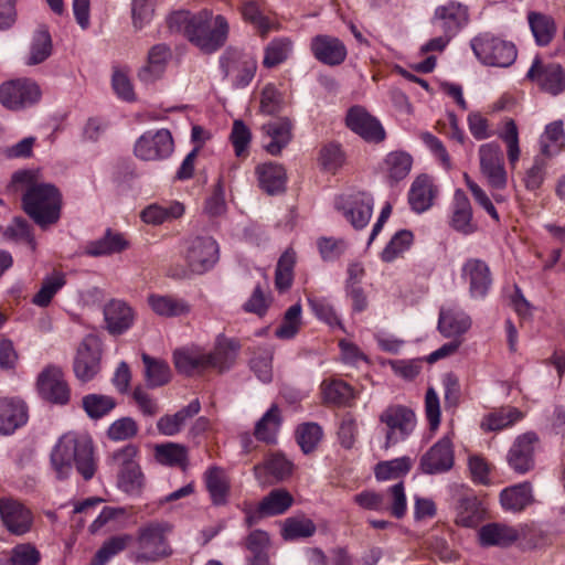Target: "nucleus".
<instances>
[{"label": "nucleus", "instance_id": "1", "mask_svg": "<svg viewBox=\"0 0 565 565\" xmlns=\"http://www.w3.org/2000/svg\"><path fill=\"white\" fill-rule=\"evenodd\" d=\"M167 24L172 32L182 33L192 44L206 53L217 51L224 45L228 34V22L221 15L203 9L198 13L186 10L172 12Z\"/></svg>", "mask_w": 565, "mask_h": 565}, {"label": "nucleus", "instance_id": "2", "mask_svg": "<svg viewBox=\"0 0 565 565\" xmlns=\"http://www.w3.org/2000/svg\"><path fill=\"white\" fill-rule=\"evenodd\" d=\"M50 459L60 479L68 478L74 467L85 480L92 479L96 471L93 439L87 434L68 431L61 436Z\"/></svg>", "mask_w": 565, "mask_h": 565}, {"label": "nucleus", "instance_id": "3", "mask_svg": "<svg viewBox=\"0 0 565 565\" xmlns=\"http://www.w3.org/2000/svg\"><path fill=\"white\" fill-rule=\"evenodd\" d=\"M22 206L24 212L44 228L60 220L62 195L52 183L34 182L23 194Z\"/></svg>", "mask_w": 565, "mask_h": 565}, {"label": "nucleus", "instance_id": "4", "mask_svg": "<svg viewBox=\"0 0 565 565\" xmlns=\"http://www.w3.org/2000/svg\"><path fill=\"white\" fill-rule=\"evenodd\" d=\"M171 525L166 521H150L137 531L138 551L136 561L140 563L158 562L172 554L168 542Z\"/></svg>", "mask_w": 565, "mask_h": 565}, {"label": "nucleus", "instance_id": "5", "mask_svg": "<svg viewBox=\"0 0 565 565\" xmlns=\"http://www.w3.org/2000/svg\"><path fill=\"white\" fill-rule=\"evenodd\" d=\"M470 45L476 57L481 63L490 66L508 67L515 61L518 55L513 43L489 33L473 38Z\"/></svg>", "mask_w": 565, "mask_h": 565}, {"label": "nucleus", "instance_id": "6", "mask_svg": "<svg viewBox=\"0 0 565 565\" xmlns=\"http://www.w3.org/2000/svg\"><path fill=\"white\" fill-rule=\"evenodd\" d=\"M42 97L40 85L32 78L21 77L0 84V104L9 110H22L36 105Z\"/></svg>", "mask_w": 565, "mask_h": 565}, {"label": "nucleus", "instance_id": "7", "mask_svg": "<svg viewBox=\"0 0 565 565\" xmlns=\"http://www.w3.org/2000/svg\"><path fill=\"white\" fill-rule=\"evenodd\" d=\"M218 244L209 236H195L186 239L183 245V258L193 274H204L212 269L218 260Z\"/></svg>", "mask_w": 565, "mask_h": 565}, {"label": "nucleus", "instance_id": "8", "mask_svg": "<svg viewBox=\"0 0 565 565\" xmlns=\"http://www.w3.org/2000/svg\"><path fill=\"white\" fill-rule=\"evenodd\" d=\"M220 66L224 78H227L236 88L246 87L255 76L256 60L238 50H226L220 57Z\"/></svg>", "mask_w": 565, "mask_h": 565}, {"label": "nucleus", "instance_id": "9", "mask_svg": "<svg viewBox=\"0 0 565 565\" xmlns=\"http://www.w3.org/2000/svg\"><path fill=\"white\" fill-rule=\"evenodd\" d=\"M380 422L386 426L385 448L404 441L416 426L414 412L402 405H392L382 412Z\"/></svg>", "mask_w": 565, "mask_h": 565}, {"label": "nucleus", "instance_id": "10", "mask_svg": "<svg viewBox=\"0 0 565 565\" xmlns=\"http://www.w3.org/2000/svg\"><path fill=\"white\" fill-rule=\"evenodd\" d=\"M174 149L168 129L147 130L135 142V156L143 161H159L169 158Z\"/></svg>", "mask_w": 565, "mask_h": 565}, {"label": "nucleus", "instance_id": "11", "mask_svg": "<svg viewBox=\"0 0 565 565\" xmlns=\"http://www.w3.org/2000/svg\"><path fill=\"white\" fill-rule=\"evenodd\" d=\"M36 390L41 398L56 405H66L71 398V388L63 370L50 364L38 375Z\"/></svg>", "mask_w": 565, "mask_h": 565}, {"label": "nucleus", "instance_id": "12", "mask_svg": "<svg viewBox=\"0 0 565 565\" xmlns=\"http://www.w3.org/2000/svg\"><path fill=\"white\" fill-rule=\"evenodd\" d=\"M481 174L493 190H503L508 183L501 147L495 142L481 145L479 148Z\"/></svg>", "mask_w": 565, "mask_h": 565}, {"label": "nucleus", "instance_id": "13", "mask_svg": "<svg viewBox=\"0 0 565 565\" xmlns=\"http://www.w3.org/2000/svg\"><path fill=\"white\" fill-rule=\"evenodd\" d=\"M102 351L96 338L88 335L78 345L73 371L83 383L92 381L100 370Z\"/></svg>", "mask_w": 565, "mask_h": 565}, {"label": "nucleus", "instance_id": "14", "mask_svg": "<svg viewBox=\"0 0 565 565\" xmlns=\"http://www.w3.org/2000/svg\"><path fill=\"white\" fill-rule=\"evenodd\" d=\"M0 518L7 531L17 536L29 533L34 523L33 512L12 498L0 499Z\"/></svg>", "mask_w": 565, "mask_h": 565}, {"label": "nucleus", "instance_id": "15", "mask_svg": "<svg viewBox=\"0 0 565 565\" xmlns=\"http://www.w3.org/2000/svg\"><path fill=\"white\" fill-rule=\"evenodd\" d=\"M526 77L534 82L543 92L551 95H558L565 89V74L559 64L543 63L535 57Z\"/></svg>", "mask_w": 565, "mask_h": 565}, {"label": "nucleus", "instance_id": "16", "mask_svg": "<svg viewBox=\"0 0 565 565\" xmlns=\"http://www.w3.org/2000/svg\"><path fill=\"white\" fill-rule=\"evenodd\" d=\"M455 462L451 438L447 435L434 444L420 458V469L427 475L449 471Z\"/></svg>", "mask_w": 565, "mask_h": 565}, {"label": "nucleus", "instance_id": "17", "mask_svg": "<svg viewBox=\"0 0 565 565\" xmlns=\"http://www.w3.org/2000/svg\"><path fill=\"white\" fill-rule=\"evenodd\" d=\"M461 278L468 282L469 295L473 299L486 298L493 281L490 267L479 258H469L463 263Z\"/></svg>", "mask_w": 565, "mask_h": 565}, {"label": "nucleus", "instance_id": "18", "mask_svg": "<svg viewBox=\"0 0 565 565\" xmlns=\"http://www.w3.org/2000/svg\"><path fill=\"white\" fill-rule=\"evenodd\" d=\"M468 8L450 0L435 9L431 24L454 38L468 23Z\"/></svg>", "mask_w": 565, "mask_h": 565}, {"label": "nucleus", "instance_id": "19", "mask_svg": "<svg viewBox=\"0 0 565 565\" xmlns=\"http://www.w3.org/2000/svg\"><path fill=\"white\" fill-rule=\"evenodd\" d=\"M310 51L317 61L329 66L342 64L348 54L344 43L328 34L313 36L310 41Z\"/></svg>", "mask_w": 565, "mask_h": 565}, {"label": "nucleus", "instance_id": "20", "mask_svg": "<svg viewBox=\"0 0 565 565\" xmlns=\"http://www.w3.org/2000/svg\"><path fill=\"white\" fill-rule=\"evenodd\" d=\"M537 440V436L534 433H525L516 437L507 456L511 469L521 475L533 469L534 450Z\"/></svg>", "mask_w": 565, "mask_h": 565}, {"label": "nucleus", "instance_id": "21", "mask_svg": "<svg viewBox=\"0 0 565 565\" xmlns=\"http://www.w3.org/2000/svg\"><path fill=\"white\" fill-rule=\"evenodd\" d=\"M347 126L366 141L381 142L385 138V131L374 117L363 107L354 106L348 111Z\"/></svg>", "mask_w": 565, "mask_h": 565}, {"label": "nucleus", "instance_id": "22", "mask_svg": "<svg viewBox=\"0 0 565 565\" xmlns=\"http://www.w3.org/2000/svg\"><path fill=\"white\" fill-rule=\"evenodd\" d=\"M527 531V525L513 527L502 523H489L481 526L478 536L482 546L505 547L513 544L519 539H524Z\"/></svg>", "mask_w": 565, "mask_h": 565}, {"label": "nucleus", "instance_id": "23", "mask_svg": "<svg viewBox=\"0 0 565 565\" xmlns=\"http://www.w3.org/2000/svg\"><path fill=\"white\" fill-rule=\"evenodd\" d=\"M28 422V408L17 397H0V435H11Z\"/></svg>", "mask_w": 565, "mask_h": 565}, {"label": "nucleus", "instance_id": "24", "mask_svg": "<svg viewBox=\"0 0 565 565\" xmlns=\"http://www.w3.org/2000/svg\"><path fill=\"white\" fill-rule=\"evenodd\" d=\"M104 319L108 332L119 335L131 328L135 313L125 301L113 299L104 307Z\"/></svg>", "mask_w": 565, "mask_h": 565}, {"label": "nucleus", "instance_id": "25", "mask_svg": "<svg viewBox=\"0 0 565 565\" xmlns=\"http://www.w3.org/2000/svg\"><path fill=\"white\" fill-rule=\"evenodd\" d=\"M172 54L167 44L153 45L147 57V63L138 71V78L145 84H151L161 78Z\"/></svg>", "mask_w": 565, "mask_h": 565}, {"label": "nucleus", "instance_id": "26", "mask_svg": "<svg viewBox=\"0 0 565 565\" xmlns=\"http://www.w3.org/2000/svg\"><path fill=\"white\" fill-rule=\"evenodd\" d=\"M262 129L268 139L265 141L264 148L271 156H278L291 141L292 124L286 117L271 120L263 125Z\"/></svg>", "mask_w": 565, "mask_h": 565}, {"label": "nucleus", "instance_id": "27", "mask_svg": "<svg viewBox=\"0 0 565 565\" xmlns=\"http://www.w3.org/2000/svg\"><path fill=\"white\" fill-rule=\"evenodd\" d=\"M147 301L150 309L162 318H181L192 311L190 302L175 295L150 294Z\"/></svg>", "mask_w": 565, "mask_h": 565}, {"label": "nucleus", "instance_id": "28", "mask_svg": "<svg viewBox=\"0 0 565 565\" xmlns=\"http://www.w3.org/2000/svg\"><path fill=\"white\" fill-rule=\"evenodd\" d=\"M470 327V317L457 306H447L440 309L438 330L444 337H459L466 333Z\"/></svg>", "mask_w": 565, "mask_h": 565}, {"label": "nucleus", "instance_id": "29", "mask_svg": "<svg viewBox=\"0 0 565 565\" xmlns=\"http://www.w3.org/2000/svg\"><path fill=\"white\" fill-rule=\"evenodd\" d=\"M129 247L124 234L106 230L105 234L85 245V254L92 257L110 256L119 254Z\"/></svg>", "mask_w": 565, "mask_h": 565}, {"label": "nucleus", "instance_id": "30", "mask_svg": "<svg viewBox=\"0 0 565 565\" xmlns=\"http://www.w3.org/2000/svg\"><path fill=\"white\" fill-rule=\"evenodd\" d=\"M337 206L343 211V215L354 228H363L372 216L373 198L366 193H359L352 196L347 206Z\"/></svg>", "mask_w": 565, "mask_h": 565}, {"label": "nucleus", "instance_id": "31", "mask_svg": "<svg viewBox=\"0 0 565 565\" xmlns=\"http://www.w3.org/2000/svg\"><path fill=\"white\" fill-rule=\"evenodd\" d=\"M200 409L199 399H193L175 414L161 416L157 422V429L163 436H174L182 430L189 419L200 413Z\"/></svg>", "mask_w": 565, "mask_h": 565}, {"label": "nucleus", "instance_id": "32", "mask_svg": "<svg viewBox=\"0 0 565 565\" xmlns=\"http://www.w3.org/2000/svg\"><path fill=\"white\" fill-rule=\"evenodd\" d=\"M451 226L465 235L471 234L477 226L472 222V209L466 193L458 189L454 195Z\"/></svg>", "mask_w": 565, "mask_h": 565}, {"label": "nucleus", "instance_id": "33", "mask_svg": "<svg viewBox=\"0 0 565 565\" xmlns=\"http://www.w3.org/2000/svg\"><path fill=\"white\" fill-rule=\"evenodd\" d=\"M204 482L212 503L226 504L231 488L226 472L220 467H210L204 473Z\"/></svg>", "mask_w": 565, "mask_h": 565}, {"label": "nucleus", "instance_id": "34", "mask_svg": "<svg viewBox=\"0 0 565 565\" xmlns=\"http://www.w3.org/2000/svg\"><path fill=\"white\" fill-rule=\"evenodd\" d=\"M436 195L431 180L427 175H420L414 180L408 192V202L412 209L422 213L427 211Z\"/></svg>", "mask_w": 565, "mask_h": 565}, {"label": "nucleus", "instance_id": "35", "mask_svg": "<svg viewBox=\"0 0 565 565\" xmlns=\"http://www.w3.org/2000/svg\"><path fill=\"white\" fill-rule=\"evenodd\" d=\"M238 345L234 340L220 339L212 352H206L207 369L228 370L235 362Z\"/></svg>", "mask_w": 565, "mask_h": 565}, {"label": "nucleus", "instance_id": "36", "mask_svg": "<svg viewBox=\"0 0 565 565\" xmlns=\"http://www.w3.org/2000/svg\"><path fill=\"white\" fill-rule=\"evenodd\" d=\"M259 186L269 194L284 190L286 184V172L282 166L274 162H265L256 168Z\"/></svg>", "mask_w": 565, "mask_h": 565}, {"label": "nucleus", "instance_id": "37", "mask_svg": "<svg viewBox=\"0 0 565 565\" xmlns=\"http://www.w3.org/2000/svg\"><path fill=\"white\" fill-rule=\"evenodd\" d=\"M533 501L532 488L527 482L505 488L500 493V502L505 511L520 512Z\"/></svg>", "mask_w": 565, "mask_h": 565}, {"label": "nucleus", "instance_id": "38", "mask_svg": "<svg viewBox=\"0 0 565 565\" xmlns=\"http://www.w3.org/2000/svg\"><path fill=\"white\" fill-rule=\"evenodd\" d=\"M174 365L185 375L200 374L207 370L206 352L199 349H181L173 354Z\"/></svg>", "mask_w": 565, "mask_h": 565}, {"label": "nucleus", "instance_id": "39", "mask_svg": "<svg viewBox=\"0 0 565 565\" xmlns=\"http://www.w3.org/2000/svg\"><path fill=\"white\" fill-rule=\"evenodd\" d=\"M184 214V206L178 201L168 203L167 205L150 204L145 207L140 217L146 224L161 225L164 222H169L181 217Z\"/></svg>", "mask_w": 565, "mask_h": 565}, {"label": "nucleus", "instance_id": "40", "mask_svg": "<svg viewBox=\"0 0 565 565\" xmlns=\"http://www.w3.org/2000/svg\"><path fill=\"white\" fill-rule=\"evenodd\" d=\"M294 503L292 495L285 489H274L257 505L259 516L284 514Z\"/></svg>", "mask_w": 565, "mask_h": 565}, {"label": "nucleus", "instance_id": "41", "mask_svg": "<svg viewBox=\"0 0 565 565\" xmlns=\"http://www.w3.org/2000/svg\"><path fill=\"white\" fill-rule=\"evenodd\" d=\"M52 53V39L47 29L39 28L32 36L30 51L24 57V64L34 66L43 63Z\"/></svg>", "mask_w": 565, "mask_h": 565}, {"label": "nucleus", "instance_id": "42", "mask_svg": "<svg viewBox=\"0 0 565 565\" xmlns=\"http://www.w3.org/2000/svg\"><path fill=\"white\" fill-rule=\"evenodd\" d=\"M456 523L465 527H475L481 521L483 509L473 494L462 495L456 507Z\"/></svg>", "mask_w": 565, "mask_h": 565}, {"label": "nucleus", "instance_id": "43", "mask_svg": "<svg viewBox=\"0 0 565 565\" xmlns=\"http://www.w3.org/2000/svg\"><path fill=\"white\" fill-rule=\"evenodd\" d=\"M294 43L289 38H275L264 49L263 66L274 68L291 55Z\"/></svg>", "mask_w": 565, "mask_h": 565}, {"label": "nucleus", "instance_id": "44", "mask_svg": "<svg viewBox=\"0 0 565 565\" xmlns=\"http://www.w3.org/2000/svg\"><path fill=\"white\" fill-rule=\"evenodd\" d=\"M541 153L551 158L559 153L565 147V132L563 121L556 120L545 127L544 134L540 138Z\"/></svg>", "mask_w": 565, "mask_h": 565}, {"label": "nucleus", "instance_id": "45", "mask_svg": "<svg viewBox=\"0 0 565 565\" xmlns=\"http://www.w3.org/2000/svg\"><path fill=\"white\" fill-rule=\"evenodd\" d=\"M523 418V413L507 406L486 415L481 422L483 430L495 431L508 428Z\"/></svg>", "mask_w": 565, "mask_h": 565}, {"label": "nucleus", "instance_id": "46", "mask_svg": "<svg viewBox=\"0 0 565 565\" xmlns=\"http://www.w3.org/2000/svg\"><path fill=\"white\" fill-rule=\"evenodd\" d=\"M321 393L326 404L347 406L355 398L353 388L341 380L322 382Z\"/></svg>", "mask_w": 565, "mask_h": 565}, {"label": "nucleus", "instance_id": "47", "mask_svg": "<svg viewBox=\"0 0 565 565\" xmlns=\"http://www.w3.org/2000/svg\"><path fill=\"white\" fill-rule=\"evenodd\" d=\"M317 526L312 520L305 515H295L284 520L281 536L285 541H296L312 536Z\"/></svg>", "mask_w": 565, "mask_h": 565}, {"label": "nucleus", "instance_id": "48", "mask_svg": "<svg viewBox=\"0 0 565 565\" xmlns=\"http://www.w3.org/2000/svg\"><path fill=\"white\" fill-rule=\"evenodd\" d=\"M154 457L158 462L170 467H181L183 470L188 465V449L183 445L166 443L157 445Z\"/></svg>", "mask_w": 565, "mask_h": 565}, {"label": "nucleus", "instance_id": "49", "mask_svg": "<svg viewBox=\"0 0 565 565\" xmlns=\"http://www.w3.org/2000/svg\"><path fill=\"white\" fill-rule=\"evenodd\" d=\"M413 159L404 151L390 152L384 160V171L392 182L405 179L411 172Z\"/></svg>", "mask_w": 565, "mask_h": 565}, {"label": "nucleus", "instance_id": "50", "mask_svg": "<svg viewBox=\"0 0 565 565\" xmlns=\"http://www.w3.org/2000/svg\"><path fill=\"white\" fill-rule=\"evenodd\" d=\"M527 21L536 43L547 45L556 32L554 19L541 12H530Z\"/></svg>", "mask_w": 565, "mask_h": 565}, {"label": "nucleus", "instance_id": "51", "mask_svg": "<svg viewBox=\"0 0 565 565\" xmlns=\"http://www.w3.org/2000/svg\"><path fill=\"white\" fill-rule=\"evenodd\" d=\"M116 399L104 394H87L82 398V407L90 419H100L107 416L115 407Z\"/></svg>", "mask_w": 565, "mask_h": 565}, {"label": "nucleus", "instance_id": "52", "mask_svg": "<svg viewBox=\"0 0 565 565\" xmlns=\"http://www.w3.org/2000/svg\"><path fill=\"white\" fill-rule=\"evenodd\" d=\"M280 424L281 418L279 409L277 405H271V407L256 423L254 435L260 441L274 443Z\"/></svg>", "mask_w": 565, "mask_h": 565}, {"label": "nucleus", "instance_id": "53", "mask_svg": "<svg viewBox=\"0 0 565 565\" xmlns=\"http://www.w3.org/2000/svg\"><path fill=\"white\" fill-rule=\"evenodd\" d=\"M132 541L130 534H119L106 540L100 548L96 552L92 562L93 565H105L113 557L125 551Z\"/></svg>", "mask_w": 565, "mask_h": 565}, {"label": "nucleus", "instance_id": "54", "mask_svg": "<svg viewBox=\"0 0 565 565\" xmlns=\"http://www.w3.org/2000/svg\"><path fill=\"white\" fill-rule=\"evenodd\" d=\"M295 265L296 253L289 248L279 257L277 263L275 285L278 290L284 291L291 287Z\"/></svg>", "mask_w": 565, "mask_h": 565}, {"label": "nucleus", "instance_id": "55", "mask_svg": "<svg viewBox=\"0 0 565 565\" xmlns=\"http://www.w3.org/2000/svg\"><path fill=\"white\" fill-rule=\"evenodd\" d=\"M65 284V276L62 273H54L53 275L45 277L40 290L33 296L32 302L42 308L47 307L53 297Z\"/></svg>", "mask_w": 565, "mask_h": 565}, {"label": "nucleus", "instance_id": "56", "mask_svg": "<svg viewBox=\"0 0 565 565\" xmlns=\"http://www.w3.org/2000/svg\"><path fill=\"white\" fill-rule=\"evenodd\" d=\"M145 374L150 387H158L167 384L170 380V369L163 361L156 360L148 354H142Z\"/></svg>", "mask_w": 565, "mask_h": 565}, {"label": "nucleus", "instance_id": "57", "mask_svg": "<svg viewBox=\"0 0 565 565\" xmlns=\"http://www.w3.org/2000/svg\"><path fill=\"white\" fill-rule=\"evenodd\" d=\"M322 435V428L317 423L301 424L296 430L297 443L305 454H310L317 448Z\"/></svg>", "mask_w": 565, "mask_h": 565}, {"label": "nucleus", "instance_id": "58", "mask_svg": "<svg viewBox=\"0 0 565 565\" xmlns=\"http://www.w3.org/2000/svg\"><path fill=\"white\" fill-rule=\"evenodd\" d=\"M412 467V460L408 457H401L388 461H383L375 467V477L377 480H390L406 475Z\"/></svg>", "mask_w": 565, "mask_h": 565}, {"label": "nucleus", "instance_id": "59", "mask_svg": "<svg viewBox=\"0 0 565 565\" xmlns=\"http://www.w3.org/2000/svg\"><path fill=\"white\" fill-rule=\"evenodd\" d=\"M413 233L407 230H401L391 238L388 244L383 249L381 257L384 262L390 263L396 259L405 250H407L413 243Z\"/></svg>", "mask_w": 565, "mask_h": 565}, {"label": "nucleus", "instance_id": "60", "mask_svg": "<svg viewBox=\"0 0 565 565\" xmlns=\"http://www.w3.org/2000/svg\"><path fill=\"white\" fill-rule=\"evenodd\" d=\"M156 0H131V20L135 30H142L154 14Z\"/></svg>", "mask_w": 565, "mask_h": 565}, {"label": "nucleus", "instance_id": "61", "mask_svg": "<svg viewBox=\"0 0 565 565\" xmlns=\"http://www.w3.org/2000/svg\"><path fill=\"white\" fill-rule=\"evenodd\" d=\"M40 551L31 543L17 544L10 551L9 565H39Z\"/></svg>", "mask_w": 565, "mask_h": 565}, {"label": "nucleus", "instance_id": "62", "mask_svg": "<svg viewBox=\"0 0 565 565\" xmlns=\"http://www.w3.org/2000/svg\"><path fill=\"white\" fill-rule=\"evenodd\" d=\"M4 236L15 242H24L32 252L35 250L36 242L31 232L29 223L22 217H15L4 230Z\"/></svg>", "mask_w": 565, "mask_h": 565}, {"label": "nucleus", "instance_id": "63", "mask_svg": "<svg viewBox=\"0 0 565 565\" xmlns=\"http://www.w3.org/2000/svg\"><path fill=\"white\" fill-rule=\"evenodd\" d=\"M300 319L301 306L296 303L289 307L284 316L282 323L275 331L276 337L279 339L294 338L299 330Z\"/></svg>", "mask_w": 565, "mask_h": 565}, {"label": "nucleus", "instance_id": "64", "mask_svg": "<svg viewBox=\"0 0 565 565\" xmlns=\"http://www.w3.org/2000/svg\"><path fill=\"white\" fill-rule=\"evenodd\" d=\"M138 425L131 417H121L113 422L107 429V437L114 441H124L138 434Z\"/></svg>", "mask_w": 565, "mask_h": 565}]
</instances>
